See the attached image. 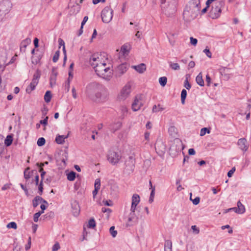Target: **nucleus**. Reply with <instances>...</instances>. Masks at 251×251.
Listing matches in <instances>:
<instances>
[{
  "instance_id": "f257e3e1",
  "label": "nucleus",
  "mask_w": 251,
  "mask_h": 251,
  "mask_svg": "<svg viewBox=\"0 0 251 251\" xmlns=\"http://www.w3.org/2000/svg\"><path fill=\"white\" fill-rule=\"evenodd\" d=\"M86 94L92 101L98 103H104L109 99L108 89L97 82H92L87 85Z\"/></svg>"
},
{
  "instance_id": "f03ea898",
  "label": "nucleus",
  "mask_w": 251,
  "mask_h": 251,
  "mask_svg": "<svg viewBox=\"0 0 251 251\" xmlns=\"http://www.w3.org/2000/svg\"><path fill=\"white\" fill-rule=\"evenodd\" d=\"M98 75L106 80H109L112 75V70L106 62L94 68Z\"/></svg>"
},
{
  "instance_id": "7ed1b4c3",
  "label": "nucleus",
  "mask_w": 251,
  "mask_h": 251,
  "mask_svg": "<svg viewBox=\"0 0 251 251\" xmlns=\"http://www.w3.org/2000/svg\"><path fill=\"white\" fill-rule=\"evenodd\" d=\"M161 6L165 14L170 16L176 10V0H160Z\"/></svg>"
},
{
  "instance_id": "20e7f679",
  "label": "nucleus",
  "mask_w": 251,
  "mask_h": 251,
  "mask_svg": "<svg viewBox=\"0 0 251 251\" xmlns=\"http://www.w3.org/2000/svg\"><path fill=\"white\" fill-rule=\"evenodd\" d=\"M12 8V3L7 0H2L0 2V22L8 14Z\"/></svg>"
},
{
  "instance_id": "39448f33",
  "label": "nucleus",
  "mask_w": 251,
  "mask_h": 251,
  "mask_svg": "<svg viewBox=\"0 0 251 251\" xmlns=\"http://www.w3.org/2000/svg\"><path fill=\"white\" fill-rule=\"evenodd\" d=\"M89 61L91 66L95 68L101 64H105V63L107 62V60L101 54H94L90 57Z\"/></svg>"
},
{
  "instance_id": "423d86ee",
  "label": "nucleus",
  "mask_w": 251,
  "mask_h": 251,
  "mask_svg": "<svg viewBox=\"0 0 251 251\" xmlns=\"http://www.w3.org/2000/svg\"><path fill=\"white\" fill-rule=\"evenodd\" d=\"M223 5L222 1L218 2L212 6V8L209 13V16L213 19L218 18L221 13V8Z\"/></svg>"
},
{
  "instance_id": "0eeeda50",
  "label": "nucleus",
  "mask_w": 251,
  "mask_h": 251,
  "mask_svg": "<svg viewBox=\"0 0 251 251\" xmlns=\"http://www.w3.org/2000/svg\"><path fill=\"white\" fill-rule=\"evenodd\" d=\"M41 76V73L39 70H37L33 75V77L31 82L29 86L26 88V93L30 94L33 91L39 82V78Z\"/></svg>"
},
{
  "instance_id": "6e6552de",
  "label": "nucleus",
  "mask_w": 251,
  "mask_h": 251,
  "mask_svg": "<svg viewBox=\"0 0 251 251\" xmlns=\"http://www.w3.org/2000/svg\"><path fill=\"white\" fill-rule=\"evenodd\" d=\"M101 17L103 22L109 23L113 17V10L108 6L105 7L101 11Z\"/></svg>"
},
{
  "instance_id": "1a4fd4ad",
  "label": "nucleus",
  "mask_w": 251,
  "mask_h": 251,
  "mask_svg": "<svg viewBox=\"0 0 251 251\" xmlns=\"http://www.w3.org/2000/svg\"><path fill=\"white\" fill-rule=\"evenodd\" d=\"M108 161L112 164H117L121 159V155L118 152L112 150H109L107 155Z\"/></svg>"
},
{
  "instance_id": "9d476101",
  "label": "nucleus",
  "mask_w": 251,
  "mask_h": 251,
  "mask_svg": "<svg viewBox=\"0 0 251 251\" xmlns=\"http://www.w3.org/2000/svg\"><path fill=\"white\" fill-rule=\"evenodd\" d=\"M131 92V86L129 84H126L121 90L118 98L120 100L126 99Z\"/></svg>"
},
{
  "instance_id": "9b49d317",
  "label": "nucleus",
  "mask_w": 251,
  "mask_h": 251,
  "mask_svg": "<svg viewBox=\"0 0 251 251\" xmlns=\"http://www.w3.org/2000/svg\"><path fill=\"white\" fill-rule=\"evenodd\" d=\"M183 16L185 21L190 22L196 18V14L193 12L192 9L190 8H187L183 12Z\"/></svg>"
},
{
  "instance_id": "f8f14e48",
  "label": "nucleus",
  "mask_w": 251,
  "mask_h": 251,
  "mask_svg": "<svg viewBox=\"0 0 251 251\" xmlns=\"http://www.w3.org/2000/svg\"><path fill=\"white\" fill-rule=\"evenodd\" d=\"M143 104L141 97L140 96L136 97L132 104V109L134 111H137L140 109Z\"/></svg>"
},
{
  "instance_id": "ddd939ff",
  "label": "nucleus",
  "mask_w": 251,
  "mask_h": 251,
  "mask_svg": "<svg viewBox=\"0 0 251 251\" xmlns=\"http://www.w3.org/2000/svg\"><path fill=\"white\" fill-rule=\"evenodd\" d=\"M140 201V198L139 195L135 194H133L132 197V202L130 210L132 212H134L136 209V206Z\"/></svg>"
},
{
  "instance_id": "4468645a",
  "label": "nucleus",
  "mask_w": 251,
  "mask_h": 251,
  "mask_svg": "<svg viewBox=\"0 0 251 251\" xmlns=\"http://www.w3.org/2000/svg\"><path fill=\"white\" fill-rule=\"evenodd\" d=\"M237 145L240 149L243 151L246 152L248 151L249 145L248 144L247 141L245 138H243L239 139L238 141Z\"/></svg>"
},
{
  "instance_id": "2eb2a0df",
  "label": "nucleus",
  "mask_w": 251,
  "mask_h": 251,
  "mask_svg": "<svg viewBox=\"0 0 251 251\" xmlns=\"http://www.w3.org/2000/svg\"><path fill=\"white\" fill-rule=\"evenodd\" d=\"M127 68L128 65L127 64H122L117 67V72L118 75H122L126 72Z\"/></svg>"
},
{
  "instance_id": "dca6fc26",
  "label": "nucleus",
  "mask_w": 251,
  "mask_h": 251,
  "mask_svg": "<svg viewBox=\"0 0 251 251\" xmlns=\"http://www.w3.org/2000/svg\"><path fill=\"white\" fill-rule=\"evenodd\" d=\"M72 212L75 216L78 215L80 212V208L78 202L76 201H74L72 203Z\"/></svg>"
},
{
  "instance_id": "f3484780",
  "label": "nucleus",
  "mask_w": 251,
  "mask_h": 251,
  "mask_svg": "<svg viewBox=\"0 0 251 251\" xmlns=\"http://www.w3.org/2000/svg\"><path fill=\"white\" fill-rule=\"evenodd\" d=\"M42 202L48 204L47 201L44 200L41 197H40V196H36L32 201L33 206L34 208L36 207L38 205V204Z\"/></svg>"
},
{
  "instance_id": "a211bd4d",
  "label": "nucleus",
  "mask_w": 251,
  "mask_h": 251,
  "mask_svg": "<svg viewBox=\"0 0 251 251\" xmlns=\"http://www.w3.org/2000/svg\"><path fill=\"white\" fill-rule=\"evenodd\" d=\"M132 68L140 74L144 73L146 70V65L144 63H141L137 66H132Z\"/></svg>"
},
{
  "instance_id": "6ab92c4d",
  "label": "nucleus",
  "mask_w": 251,
  "mask_h": 251,
  "mask_svg": "<svg viewBox=\"0 0 251 251\" xmlns=\"http://www.w3.org/2000/svg\"><path fill=\"white\" fill-rule=\"evenodd\" d=\"M230 70L229 68L224 67L221 69V74L225 77L226 79H228L230 77L231 74L230 73Z\"/></svg>"
},
{
  "instance_id": "aec40b11",
  "label": "nucleus",
  "mask_w": 251,
  "mask_h": 251,
  "mask_svg": "<svg viewBox=\"0 0 251 251\" xmlns=\"http://www.w3.org/2000/svg\"><path fill=\"white\" fill-rule=\"evenodd\" d=\"M135 159L133 156H129L128 159L126 162V167L129 166L130 170H133L134 167Z\"/></svg>"
},
{
  "instance_id": "412c9836",
  "label": "nucleus",
  "mask_w": 251,
  "mask_h": 251,
  "mask_svg": "<svg viewBox=\"0 0 251 251\" xmlns=\"http://www.w3.org/2000/svg\"><path fill=\"white\" fill-rule=\"evenodd\" d=\"M69 134L67 135H58L55 138V141L58 144H63L65 142V139L68 138Z\"/></svg>"
},
{
  "instance_id": "4be33fe9",
  "label": "nucleus",
  "mask_w": 251,
  "mask_h": 251,
  "mask_svg": "<svg viewBox=\"0 0 251 251\" xmlns=\"http://www.w3.org/2000/svg\"><path fill=\"white\" fill-rule=\"evenodd\" d=\"M30 43V40L28 39H25L21 43L20 45V50L21 51H25V49L27 46Z\"/></svg>"
},
{
  "instance_id": "5701e85b",
  "label": "nucleus",
  "mask_w": 251,
  "mask_h": 251,
  "mask_svg": "<svg viewBox=\"0 0 251 251\" xmlns=\"http://www.w3.org/2000/svg\"><path fill=\"white\" fill-rule=\"evenodd\" d=\"M237 211L236 213L238 214H243L245 212V208L244 205L240 201H238L237 203Z\"/></svg>"
},
{
  "instance_id": "b1692460",
  "label": "nucleus",
  "mask_w": 251,
  "mask_h": 251,
  "mask_svg": "<svg viewBox=\"0 0 251 251\" xmlns=\"http://www.w3.org/2000/svg\"><path fill=\"white\" fill-rule=\"evenodd\" d=\"M130 49V45L126 44L122 46L121 51L124 55H127L129 52Z\"/></svg>"
},
{
  "instance_id": "393cba45",
  "label": "nucleus",
  "mask_w": 251,
  "mask_h": 251,
  "mask_svg": "<svg viewBox=\"0 0 251 251\" xmlns=\"http://www.w3.org/2000/svg\"><path fill=\"white\" fill-rule=\"evenodd\" d=\"M196 81L197 83L201 86H203L204 83L202 78V75L201 73H200L198 75L196 76Z\"/></svg>"
},
{
  "instance_id": "a878e982",
  "label": "nucleus",
  "mask_w": 251,
  "mask_h": 251,
  "mask_svg": "<svg viewBox=\"0 0 251 251\" xmlns=\"http://www.w3.org/2000/svg\"><path fill=\"white\" fill-rule=\"evenodd\" d=\"M57 72L54 69H52V73L50 76V85L55 84L56 81V77L57 76Z\"/></svg>"
},
{
  "instance_id": "bb28decb",
  "label": "nucleus",
  "mask_w": 251,
  "mask_h": 251,
  "mask_svg": "<svg viewBox=\"0 0 251 251\" xmlns=\"http://www.w3.org/2000/svg\"><path fill=\"white\" fill-rule=\"evenodd\" d=\"M79 240L80 242H83L86 241V242L85 244H87V242H89L90 243H92L93 242V236H81L79 238Z\"/></svg>"
},
{
  "instance_id": "cd10ccee",
  "label": "nucleus",
  "mask_w": 251,
  "mask_h": 251,
  "mask_svg": "<svg viewBox=\"0 0 251 251\" xmlns=\"http://www.w3.org/2000/svg\"><path fill=\"white\" fill-rule=\"evenodd\" d=\"M52 95L50 91H47L44 95V100L46 102H49L51 99Z\"/></svg>"
},
{
  "instance_id": "c85d7f7f",
  "label": "nucleus",
  "mask_w": 251,
  "mask_h": 251,
  "mask_svg": "<svg viewBox=\"0 0 251 251\" xmlns=\"http://www.w3.org/2000/svg\"><path fill=\"white\" fill-rule=\"evenodd\" d=\"M172 243L170 240H166L164 244V250H172Z\"/></svg>"
},
{
  "instance_id": "c756f323",
  "label": "nucleus",
  "mask_w": 251,
  "mask_h": 251,
  "mask_svg": "<svg viewBox=\"0 0 251 251\" xmlns=\"http://www.w3.org/2000/svg\"><path fill=\"white\" fill-rule=\"evenodd\" d=\"M13 141V137L11 135H8L4 141V144L6 146H9L11 145Z\"/></svg>"
},
{
  "instance_id": "7c9ffc66",
  "label": "nucleus",
  "mask_w": 251,
  "mask_h": 251,
  "mask_svg": "<svg viewBox=\"0 0 251 251\" xmlns=\"http://www.w3.org/2000/svg\"><path fill=\"white\" fill-rule=\"evenodd\" d=\"M75 173L72 171L67 174V179L69 181H74L75 178Z\"/></svg>"
},
{
  "instance_id": "2f4dec72",
  "label": "nucleus",
  "mask_w": 251,
  "mask_h": 251,
  "mask_svg": "<svg viewBox=\"0 0 251 251\" xmlns=\"http://www.w3.org/2000/svg\"><path fill=\"white\" fill-rule=\"evenodd\" d=\"M96 226V222L94 218H91L88 221L87 227L90 228H93Z\"/></svg>"
},
{
  "instance_id": "473e14b6",
  "label": "nucleus",
  "mask_w": 251,
  "mask_h": 251,
  "mask_svg": "<svg viewBox=\"0 0 251 251\" xmlns=\"http://www.w3.org/2000/svg\"><path fill=\"white\" fill-rule=\"evenodd\" d=\"M169 66L174 70H179L180 69L179 65L177 63L170 62L169 63Z\"/></svg>"
},
{
  "instance_id": "72a5a7b5",
  "label": "nucleus",
  "mask_w": 251,
  "mask_h": 251,
  "mask_svg": "<svg viewBox=\"0 0 251 251\" xmlns=\"http://www.w3.org/2000/svg\"><path fill=\"white\" fill-rule=\"evenodd\" d=\"M164 110V108L161 106L160 104L156 106V105H153L152 109L153 113H156L159 111H161Z\"/></svg>"
},
{
  "instance_id": "f704fd0d",
  "label": "nucleus",
  "mask_w": 251,
  "mask_h": 251,
  "mask_svg": "<svg viewBox=\"0 0 251 251\" xmlns=\"http://www.w3.org/2000/svg\"><path fill=\"white\" fill-rule=\"evenodd\" d=\"M187 96V91L185 89H183L181 93V101L182 104H184L185 100Z\"/></svg>"
},
{
  "instance_id": "c9c22d12",
  "label": "nucleus",
  "mask_w": 251,
  "mask_h": 251,
  "mask_svg": "<svg viewBox=\"0 0 251 251\" xmlns=\"http://www.w3.org/2000/svg\"><path fill=\"white\" fill-rule=\"evenodd\" d=\"M167 82V78L166 76H162L159 78V82L161 86L164 87Z\"/></svg>"
},
{
  "instance_id": "e433bc0d",
  "label": "nucleus",
  "mask_w": 251,
  "mask_h": 251,
  "mask_svg": "<svg viewBox=\"0 0 251 251\" xmlns=\"http://www.w3.org/2000/svg\"><path fill=\"white\" fill-rule=\"evenodd\" d=\"M41 58V57L40 55H39L38 56H32L31 58V62L32 64L34 65H36L37 64H38Z\"/></svg>"
},
{
  "instance_id": "4c0bfd02",
  "label": "nucleus",
  "mask_w": 251,
  "mask_h": 251,
  "mask_svg": "<svg viewBox=\"0 0 251 251\" xmlns=\"http://www.w3.org/2000/svg\"><path fill=\"white\" fill-rule=\"evenodd\" d=\"M155 188H152V190L151 191V193L150 194V198L149 200V202L150 203H151L153 201V199H154V195H155Z\"/></svg>"
},
{
  "instance_id": "58836bf2",
  "label": "nucleus",
  "mask_w": 251,
  "mask_h": 251,
  "mask_svg": "<svg viewBox=\"0 0 251 251\" xmlns=\"http://www.w3.org/2000/svg\"><path fill=\"white\" fill-rule=\"evenodd\" d=\"M30 168L29 167H27V168H26L24 171V178L26 179V180H28V179H29L30 178V173L28 172V170H29Z\"/></svg>"
},
{
  "instance_id": "ea45409f",
  "label": "nucleus",
  "mask_w": 251,
  "mask_h": 251,
  "mask_svg": "<svg viewBox=\"0 0 251 251\" xmlns=\"http://www.w3.org/2000/svg\"><path fill=\"white\" fill-rule=\"evenodd\" d=\"M45 142H46V140H45V138L43 137H41L38 139L37 142V144L38 146L41 147V146H42L45 145Z\"/></svg>"
},
{
  "instance_id": "a19ab883",
  "label": "nucleus",
  "mask_w": 251,
  "mask_h": 251,
  "mask_svg": "<svg viewBox=\"0 0 251 251\" xmlns=\"http://www.w3.org/2000/svg\"><path fill=\"white\" fill-rule=\"evenodd\" d=\"M43 213V211H39L37 212L34 214L33 216V220L35 222H37L38 221V218L40 216V215Z\"/></svg>"
},
{
  "instance_id": "79ce46f5",
  "label": "nucleus",
  "mask_w": 251,
  "mask_h": 251,
  "mask_svg": "<svg viewBox=\"0 0 251 251\" xmlns=\"http://www.w3.org/2000/svg\"><path fill=\"white\" fill-rule=\"evenodd\" d=\"M7 227L8 228L16 229L17 227V224L15 222H11L7 224Z\"/></svg>"
},
{
  "instance_id": "37998d69",
  "label": "nucleus",
  "mask_w": 251,
  "mask_h": 251,
  "mask_svg": "<svg viewBox=\"0 0 251 251\" xmlns=\"http://www.w3.org/2000/svg\"><path fill=\"white\" fill-rule=\"evenodd\" d=\"M59 54H60V52L59 50H57L55 52V53H54L53 56V58H52V61L54 62H56L58 59H59Z\"/></svg>"
},
{
  "instance_id": "c03bdc74",
  "label": "nucleus",
  "mask_w": 251,
  "mask_h": 251,
  "mask_svg": "<svg viewBox=\"0 0 251 251\" xmlns=\"http://www.w3.org/2000/svg\"><path fill=\"white\" fill-rule=\"evenodd\" d=\"M209 133L210 132L209 130L206 127H203L201 129L200 131V135L201 136H204L206 133Z\"/></svg>"
},
{
  "instance_id": "a18cd8bd",
  "label": "nucleus",
  "mask_w": 251,
  "mask_h": 251,
  "mask_svg": "<svg viewBox=\"0 0 251 251\" xmlns=\"http://www.w3.org/2000/svg\"><path fill=\"white\" fill-rule=\"evenodd\" d=\"M94 187L95 188L100 189V178H97L95 181Z\"/></svg>"
},
{
  "instance_id": "49530a36",
  "label": "nucleus",
  "mask_w": 251,
  "mask_h": 251,
  "mask_svg": "<svg viewBox=\"0 0 251 251\" xmlns=\"http://www.w3.org/2000/svg\"><path fill=\"white\" fill-rule=\"evenodd\" d=\"M31 237L29 236L28 239L27 243L25 245V250L28 251L31 247Z\"/></svg>"
},
{
  "instance_id": "de8ad7c7",
  "label": "nucleus",
  "mask_w": 251,
  "mask_h": 251,
  "mask_svg": "<svg viewBox=\"0 0 251 251\" xmlns=\"http://www.w3.org/2000/svg\"><path fill=\"white\" fill-rule=\"evenodd\" d=\"M48 119L49 117L47 116L44 120H40L39 123L45 126L48 125Z\"/></svg>"
},
{
  "instance_id": "09e8293b",
  "label": "nucleus",
  "mask_w": 251,
  "mask_h": 251,
  "mask_svg": "<svg viewBox=\"0 0 251 251\" xmlns=\"http://www.w3.org/2000/svg\"><path fill=\"white\" fill-rule=\"evenodd\" d=\"M38 190L39 193L41 195L43 193V181H41L40 183H38Z\"/></svg>"
},
{
  "instance_id": "8fccbe9b",
  "label": "nucleus",
  "mask_w": 251,
  "mask_h": 251,
  "mask_svg": "<svg viewBox=\"0 0 251 251\" xmlns=\"http://www.w3.org/2000/svg\"><path fill=\"white\" fill-rule=\"evenodd\" d=\"M109 232L111 235H116L117 234V230H115V226H112L109 228Z\"/></svg>"
},
{
  "instance_id": "3c124183",
  "label": "nucleus",
  "mask_w": 251,
  "mask_h": 251,
  "mask_svg": "<svg viewBox=\"0 0 251 251\" xmlns=\"http://www.w3.org/2000/svg\"><path fill=\"white\" fill-rule=\"evenodd\" d=\"M190 200L191 201H192L194 205H197L198 204H199L200 203V197H198L195 198L193 200H192L191 197H190Z\"/></svg>"
},
{
  "instance_id": "603ef678",
  "label": "nucleus",
  "mask_w": 251,
  "mask_h": 251,
  "mask_svg": "<svg viewBox=\"0 0 251 251\" xmlns=\"http://www.w3.org/2000/svg\"><path fill=\"white\" fill-rule=\"evenodd\" d=\"M203 52H204L205 53V54L206 55V56L208 57H209V58L211 57V55H212L211 52L210 51L209 49H208L207 48H205L203 50Z\"/></svg>"
},
{
  "instance_id": "864d4df0",
  "label": "nucleus",
  "mask_w": 251,
  "mask_h": 251,
  "mask_svg": "<svg viewBox=\"0 0 251 251\" xmlns=\"http://www.w3.org/2000/svg\"><path fill=\"white\" fill-rule=\"evenodd\" d=\"M60 249V245L58 242H56L52 247V251H57Z\"/></svg>"
},
{
  "instance_id": "5fc2aeb1",
  "label": "nucleus",
  "mask_w": 251,
  "mask_h": 251,
  "mask_svg": "<svg viewBox=\"0 0 251 251\" xmlns=\"http://www.w3.org/2000/svg\"><path fill=\"white\" fill-rule=\"evenodd\" d=\"M190 43H191V45H192L194 46H196L198 43L197 39L196 38H194L192 37H190Z\"/></svg>"
},
{
  "instance_id": "6e6d98bb",
  "label": "nucleus",
  "mask_w": 251,
  "mask_h": 251,
  "mask_svg": "<svg viewBox=\"0 0 251 251\" xmlns=\"http://www.w3.org/2000/svg\"><path fill=\"white\" fill-rule=\"evenodd\" d=\"M191 228L193 231V233L195 234H198L199 233V229L196 226H192Z\"/></svg>"
},
{
  "instance_id": "4d7b16f0",
  "label": "nucleus",
  "mask_w": 251,
  "mask_h": 251,
  "mask_svg": "<svg viewBox=\"0 0 251 251\" xmlns=\"http://www.w3.org/2000/svg\"><path fill=\"white\" fill-rule=\"evenodd\" d=\"M184 87L188 90H189L191 87V86L190 84L189 83L187 78H186V79L184 81Z\"/></svg>"
},
{
  "instance_id": "13d9d810",
  "label": "nucleus",
  "mask_w": 251,
  "mask_h": 251,
  "mask_svg": "<svg viewBox=\"0 0 251 251\" xmlns=\"http://www.w3.org/2000/svg\"><path fill=\"white\" fill-rule=\"evenodd\" d=\"M16 57H17V55H15L14 56H13L10 59V61L7 63L6 65L7 66V65H9L10 64H11L12 63H13L15 60H16Z\"/></svg>"
},
{
  "instance_id": "bf43d9fd",
  "label": "nucleus",
  "mask_w": 251,
  "mask_h": 251,
  "mask_svg": "<svg viewBox=\"0 0 251 251\" xmlns=\"http://www.w3.org/2000/svg\"><path fill=\"white\" fill-rule=\"evenodd\" d=\"M235 171V167L232 168L227 173V176L228 177H231L233 175V173Z\"/></svg>"
},
{
  "instance_id": "052dcab7",
  "label": "nucleus",
  "mask_w": 251,
  "mask_h": 251,
  "mask_svg": "<svg viewBox=\"0 0 251 251\" xmlns=\"http://www.w3.org/2000/svg\"><path fill=\"white\" fill-rule=\"evenodd\" d=\"M206 82L207 83V86H209L211 83V78L209 75H206Z\"/></svg>"
},
{
  "instance_id": "680f3d73",
  "label": "nucleus",
  "mask_w": 251,
  "mask_h": 251,
  "mask_svg": "<svg viewBox=\"0 0 251 251\" xmlns=\"http://www.w3.org/2000/svg\"><path fill=\"white\" fill-rule=\"evenodd\" d=\"M88 18L87 16H85L83 19V21L81 22V28H83V25L85 24L86 22L88 21Z\"/></svg>"
},
{
  "instance_id": "e2e57ef3",
  "label": "nucleus",
  "mask_w": 251,
  "mask_h": 251,
  "mask_svg": "<svg viewBox=\"0 0 251 251\" xmlns=\"http://www.w3.org/2000/svg\"><path fill=\"white\" fill-rule=\"evenodd\" d=\"M150 133L149 132H148V131H146L145 132V134H144V136H145V139L149 141V139H150Z\"/></svg>"
},
{
  "instance_id": "0e129e2a",
  "label": "nucleus",
  "mask_w": 251,
  "mask_h": 251,
  "mask_svg": "<svg viewBox=\"0 0 251 251\" xmlns=\"http://www.w3.org/2000/svg\"><path fill=\"white\" fill-rule=\"evenodd\" d=\"M103 202L104 205L107 206H112V202L111 201H103Z\"/></svg>"
},
{
  "instance_id": "69168bd1",
  "label": "nucleus",
  "mask_w": 251,
  "mask_h": 251,
  "mask_svg": "<svg viewBox=\"0 0 251 251\" xmlns=\"http://www.w3.org/2000/svg\"><path fill=\"white\" fill-rule=\"evenodd\" d=\"M72 92L73 97L74 99H76L77 98V94L76 93L75 89L74 87L72 88Z\"/></svg>"
},
{
  "instance_id": "338daca9",
  "label": "nucleus",
  "mask_w": 251,
  "mask_h": 251,
  "mask_svg": "<svg viewBox=\"0 0 251 251\" xmlns=\"http://www.w3.org/2000/svg\"><path fill=\"white\" fill-rule=\"evenodd\" d=\"M188 153L189 155H195L196 151L194 149L191 148L188 150Z\"/></svg>"
},
{
  "instance_id": "774afa93",
  "label": "nucleus",
  "mask_w": 251,
  "mask_h": 251,
  "mask_svg": "<svg viewBox=\"0 0 251 251\" xmlns=\"http://www.w3.org/2000/svg\"><path fill=\"white\" fill-rule=\"evenodd\" d=\"M195 62L191 61L189 63V64H188L189 68H193L195 67Z\"/></svg>"
}]
</instances>
